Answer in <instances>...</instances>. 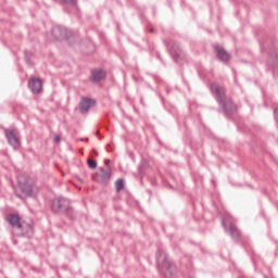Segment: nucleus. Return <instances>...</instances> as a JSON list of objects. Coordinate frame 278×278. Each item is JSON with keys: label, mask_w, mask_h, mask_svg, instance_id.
Returning a JSON list of instances; mask_svg holds the SVG:
<instances>
[{"label": "nucleus", "mask_w": 278, "mask_h": 278, "mask_svg": "<svg viewBox=\"0 0 278 278\" xmlns=\"http://www.w3.org/2000/svg\"><path fill=\"white\" fill-rule=\"evenodd\" d=\"M210 90L217 101L218 105L223 108V112L226 116H231L233 112H236V104L231 101V99L227 98L225 93V88L220 87V85L216 83H212L210 86Z\"/></svg>", "instance_id": "nucleus-1"}, {"label": "nucleus", "mask_w": 278, "mask_h": 278, "mask_svg": "<svg viewBox=\"0 0 278 278\" xmlns=\"http://www.w3.org/2000/svg\"><path fill=\"white\" fill-rule=\"evenodd\" d=\"M18 188L15 189V195L17 199H25L26 197H36L38 194V187L34 184L31 177L23 174L17 177Z\"/></svg>", "instance_id": "nucleus-2"}, {"label": "nucleus", "mask_w": 278, "mask_h": 278, "mask_svg": "<svg viewBox=\"0 0 278 278\" xmlns=\"http://www.w3.org/2000/svg\"><path fill=\"white\" fill-rule=\"evenodd\" d=\"M261 49L269 55L267 66L270 68L274 77H278V42L276 39L264 41L261 43Z\"/></svg>", "instance_id": "nucleus-3"}, {"label": "nucleus", "mask_w": 278, "mask_h": 278, "mask_svg": "<svg viewBox=\"0 0 278 278\" xmlns=\"http://www.w3.org/2000/svg\"><path fill=\"white\" fill-rule=\"evenodd\" d=\"M155 257L156 264L165 278H177V267H175L164 251L157 250Z\"/></svg>", "instance_id": "nucleus-4"}, {"label": "nucleus", "mask_w": 278, "mask_h": 278, "mask_svg": "<svg viewBox=\"0 0 278 278\" xmlns=\"http://www.w3.org/2000/svg\"><path fill=\"white\" fill-rule=\"evenodd\" d=\"M51 210L54 214H66L70 218H75V216L72 215L73 208H71V201L66 198L59 197L53 199Z\"/></svg>", "instance_id": "nucleus-5"}, {"label": "nucleus", "mask_w": 278, "mask_h": 278, "mask_svg": "<svg viewBox=\"0 0 278 278\" xmlns=\"http://www.w3.org/2000/svg\"><path fill=\"white\" fill-rule=\"evenodd\" d=\"M222 225L226 233H228L232 238V240H235V242H238V240H240V230L238 229V227H236V225H233V223H231V218H223Z\"/></svg>", "instance_id": "nucleus-6"}, {"label": "nucleus", "mask_w": 278, "mask_h": 278, "mask_svg": "<svg viewBox=\"0 0 278 278\" xmlns=\"http://www.w3.org/2000/svg\"><path fill=\"white\" fill-rule=\"evenodd\" d=\"M165 45L174 62H179V60H181V55H184V52L181 51L179 43L176 41L165 40Z\"/></svg>", "instance_id": "nucleus-7"}, {"label": "nucleus", "mask_w": 278, "mask_h": 278, "mask_svg": "<svg viewBox=\"0 0 278 278\" xmlns=\"http://www.w3.org/2000/svg\"><path fill=\"white\" fill-rule=\"evenodd\" d=\"M93 179L98 184H108V181L112 179V167H99L96 175L93 176Z\"/></svg>", "instance_id": "nucleus-8"}, {"label": "nucleus", "mask_w": 278, "mask_h": 278, "mask_svg": "<svg viewBox=\"0 0 278 278\" xmlns=\"http://www.w3.org/2000/svg\"><path fill=\"white\" fill-rule=\"evenodd\" d=\"M52 36L56 40H68V38L73 36V31L68 30V28L64 26H53Z\"/></svg>", "instance_id": "nucleus-9"}, {"label": "nucleus", "mask_w": 278, "mask_h": 278, "mask_svg": "<svg viewBox=\"0 0 278 278\" xmlns=\"http://www.w3.org/2000/svg\"><path fill=\"white\" fill-rule=\"evenodd\" d=\"M97 105V100L88 97H83L79 102V113L86 114L89 112L90 108H94Z\"/></svg>", "instance_id": "nucleus-10"}, {"label": "nucleus", "mask_w": 278, "mask_h": 278, "mask_svg": "<svg viewBox=\"0 0 278 278\" xmlns=\"http://www.w3.org/2000/svg\"><path fill=\"white\" fill-rule=\"evenodd\" d=\"M4 135L9 144L13 147V149H18V147H21V140H18V137H16V134H14V130L5 129Z\"/></svg>", "instance_id": "nucleus-11"}, {"label": "nucleus", "mask_w": 278, "mask_h": 278, "mask_svg": "<svg viewBox=\"0 0 278 278\" xmlns=\"http://www.w3.org/2000/svg\"><path fill=\"white\" fill-rule=\"evenodd\" d=\"M17 231V236L22 238H31V236H34V228L27 223H22Z\"/></svg>", "instance_id": "nucleus-12"}, {"label": "nucleus", "mask_w": 278, "mask_h": 278, "mask_svg": "<svg viewBox=\"0 0 278 278\" xmlns=\"http://www.w3.org/2000/svg\"><path fill=\"white\" fill-rule=\"evenodd\" d=\"M28 88L33 94H38L42 90V81L38 78H30L28 80Z\"/></svg>", "instance_id": "nucleus-13"}, {"label": "nucleus", "mask_w": 278, "mask_h": 278, "mask_svg": "<svg viewBox=\"0 0 278 278\" xmlns=\"http://www.w3.org/2000/svg\"><path fill=\"white\" fill-rule=\"evenodd\" d=\"M213 47H214V50H215V53H216L218 60H220V62H224V64H227V62H229V53H227L225 51V49H223L218 45H215Z\"/></svg>", "instance_id": "nucleus-14"}, {"label": "nucleus", "mask_w": 278, "mask_h": 278, "mask_svg": "<svg viewBox=\"0 0 278 278\" xmlns=\"http://www.w3.org/2000/svg\"><path fill=\"white\" fill-rule=\"evenodd\" d=\"M7 219L11 227H13V229H18L23 225V223H21V216H18V214H9Z\"/></svg>", "instance_id": "nucleus-15"}, {"label": "nucleus", "mask_w": 278, "mask_h": 278, "mask_svg": "<svg viewBox=\"0 0 278 278\" xmlns=\"http://www.w3.org/2000/svg\"><path fill=\"white\" fill-rule=\"evenodd\" d=\"M90 79L93 84H99V81L105 79V71L103 70L91 71Z\"/></svg>", "instance_id": "nucleus-16"}, {"label": "nucleus", "mask_w": 278, "mask_h": 278, "mask_svg": "<svg viewBox=\"0 0 278 278\" xmlns=\"http://www.w3.org/2000/svg\"><path fill=\"white\" fill-rule=\"evenodd\" d=\"M24 60L28 66H34V63H31V52L25 51L24 52Z\"/></svg>", "instance_id": "nucleus-17"}, {"label": "nucleus", "mask_w": 278, "mask_h": 278, "mask_svg": "<svg viewBox=\"0 0 278 278\" xmlns=\"http://www.w3.org/2000/svg\"><path fill=\"white\" fill-rule=\"evenodd\" d=\"M125 188V182L123 181V179H117L116 181H115V190L117 191V192H121V190H123Z\"/></svg>", "instance_id": "nucleus-18"}, {"label": "nucleus", "mask_w": 278, "mask_h": 278, "mask_svg": "<svg viewBox=\"0 0 278 278\" xmlns=\"http://www.w3.org/2000/svg\"><path fill=\"white\" fill-rule=\"evenodd\" d=\"M61 5H72L75 8L77 5V0H59Z\"/></svg>", "instance_id": "nucleus-19"}, {"label": "nucleus", "mask_w": 278, "mask_h": 278, "mask_svg": "<svg viewBox=\"0 0 278 278\" xmlns=\"http://www.w3.org/2000/svg\"><path fill=\"white\" fill-rule=\"evenodd\" d=\"M87 164L90 168H97V161L88 159Z\"/></svg>", "instance_id": "nucleus-20"}, {"label": "nucleus", "mask_w": 278, "mask_h": 278, "mask_svg": "<svg viewBox=\"0 0 278 278\" xmlns=\"http://www.w3.org/2000/svg\"><path fill=\"white\" fill-rule=\"evenodd\" d=\"M274 118L275 121H278V108L274 110Z\"/></svg>", "instance_id": "nucleus-21"}, {"label": "nucleus", "mask_w": 278, "mask_h": 278, "mask_svg": "<svg viewBox=\"0 0 278 278\" xmlns=\"http://www.w3.org/2000/svg\"><path fill=\"white\" fill-rule=\"evenodd\" d=\"M104 164H105L106 168H108V167L110 168V159H106V160L104 161Z\"/></svg>", "instance_id": "nucleus-22"}, {"label": "nucleus", "mask_w": 278, "mask_h": 278, "mask_svg": "<svg viewBox=\"0 0 278 278\" xmlns=\"http://www.w3.org/2000/svg\"><path fill=\"white\" fill-rule=\"evenodd\" d=\"M92 155H98L97 151L94 149L91 150Z\"/></svg>", "instance_id": "nucleus-23"}, {"label": "nucleus", "mask_w": 278, "mask_h": 278, "mask_svg": "<svg viewBox=\"0 0 278 278\" xmlns=\"http://www.w3.org/2000/svg\"><path fill=\"white\" fill-rule=\"evenodd\" d=\"M54 140L56 141V142H60V136H56L55 138H54Z\"/></svg>", "instance_id": "nucleus-24"}, {"label": "nucleus", "mask_w": 278, "mask_h": 278, "mask_svg": "<svg viewBox=\"0 0 278 278\" xmlns=\"http://www.w3.org/2000/svg\"><path fill=\"white\" fill-rule=\"evenodd\" d=\"M157 58H159V60H161V62H163V61H162V58L160 56V54H157Z\"/></svg>", "instance_id": "nucleus-25"}, {"label": "nucleus", "mask_w": 278, "mask_h": 278, "mask_svg": "<svg viewBox=\"0 0 278 278\" xmlns=\"http://www.w3.org/2000/svg\"><path fill=\"white\" fill-rule=\"evenodd\" d=\"M141 103H143V100H142V98H141Z\"/></svg>", "instance_id": "nucleus-26"}, {"label": "nucleus", "mask_w": 278, "mask_h": 278, "mask_svg": "<svg viewBox=\"0 0 278 278\" xmlns=\"http://www.w3.org/2000/svg\"><path fill=\"white\" fill-rule=\"evenodd\" d=\"M86 142H88V139H85Z\"/></svg>", "instance_id": "nucleus-27"}]
</instances>
